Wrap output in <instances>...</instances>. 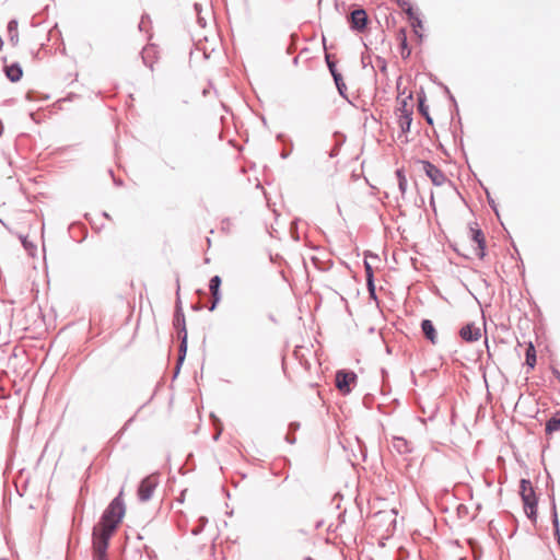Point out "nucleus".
<instances>
[{
	"mask_svg": "<svg viewBox=\"0 0 560 560\" xmlns=\"http://www.w3.org/2000/svg\"><path fill=\"white\" fill-rule=\"evenodd\" d=\"M219 435H220V432L217 433V435L214 436V440H218Z\"/></svg>",
	"mask_w": 560,
	"mask_h": 560,
	"instance_id": "obj_55",
	"label": "nucleus"
},
{
	"mask_svg": "<svg viewBox=\"0 0 560 560\" xmlns=\"http://www.w3.org/2000/svg\"><path fill=\"white\" fill-rule=\"evenodd\" d=\"M191 308H192L194 311H200V310H201V306H200L199 304H195V305H192V306H191Z\"/></svg>",
	"mask_w": 560,
	"mask_h": 560,
	"instance_id": "obj_47",
	"label": "nucleus"
},
{
	"mask_svg": "<svg viewBox=\"0 0 560 560\" xmlns=\"http://www.w3.org/2000/svg\"><path fill=\"white\" fill-rule=\"evenodd\" d=\"M411 25H412V27L415 28V33H416L417 35H419V37H421V35H420V34L418 33V31H417V27H422V21L419 19V16H417V18L412 21Z\"/></svg>",
	"mask_w": 560,
	"mask_h": 560,
	"instance_id": "obj_32",
	"label": "nucleus"
},
{
	"mask_svg": "<svg viewBox=\"0 0 560 560\" xmlns=\"http://www.w3.org/2000/svg\"><path fill=\"white\" fill-rule=\"evenodd\" d=\"M401 38H400V55L402 59H407L410 57L411 49L408 46L406 33L401 30Z\"/></svg>",
	"mask_w": 560,
	"mask_h": 560,
	"instance_id": "obj_20",
	"label": "nucleus"
},
{
	"mask_svg": "<svg viewBox=\"0 0 560 560\" xmlns=\"http://www.w3.org/2000/svg\"><path fill=\"white\" fill-rule=\"evenodd\" d=\"M425 101H427L425 93L423 90H421L420 93H418V110H419L420 115L424 117L425 121L429 125H433V119L429 114V107L425 104Z\"/></svg>",
	"mask_w": 560,
	"mask_h": 560,
	"instance_id": "obj_12",
	"label": "nucleus"
},
{
	"mask_svg": "<svg viewBox=\"0 0 560 560\" xmlns=\"http://www.w3.org/2000/svg\"><path fill=\"white\" fill-rule=\"evenodd\" d=\"M443 88H444L445 93L448 95L450 100L453 102L455 109L458 110L455 97L452 95L451 91L448 90V88L446 85H443Z\"/></svg>",
	"mask_w": 560,
	"mask_h": 560,
	"instance_id": "obj_33",
	"label": "nucleus"
},
{
	"mask_svg": "<svg viewBox=\"0 0 560 560\" xmlns=\"http://www.w3.org/2000/svg\"><path fill=\"white\" fill-rule=\"evenodd\" d=\"M433 202H434V197H433V195H432V196H431V203H433Z\"/></svg>",
	"mask_w": 560,
	"mask_h": 560,
	"instance_id": "obj_56",
	"label": "nucleus"
},
{
	"mask_svg": "<svg viewBox=\"0 0 560 560\" xmlns=\"http://www.w3.org/2000/svg\"><path fill=\"white\" fill-rule=\"evenodd\" d=\"M458 513H467V508L463 504L458 506Z\"/></svg>",
	"mask_w": 560,
	"mask_h": 560,
	"instance_id": "obj_45",
	"label": "nucleus"
},
{
	"mask_svg": "<svg viewBox=\"0 0 560 560\" xmlns=\"http://www.w3.org/2000/svg\"><path fill=\"white\" fill-rule=\"evenodd\" d=\"M285 441L290 444H294L296 441V438L294 435V432L289 431L285 435Z\"/></svg>",
	"mask_w": 560,
	"mask_h": 560,
	"instance_id": "obj_34",
	"label": "nucleus"
},
{
	"mask_svg": "<svg viewBox=\"0 0 560 560\" xmlns=\"http://www.w3.org/2000/svg\"><path fill=\"white\" fill-rule=\"evenodd\" d=\"M419 163L422 165L423 172L431 179L433 185L442 186L447 180L445 174L430 161L421 160Z\"/></svg>",
	"mask_w": 560,
	"mask_h": 560,
	"instance_id": "obj_8",
	"label": "nucleus"
},
{
	"mask_svg": "<svg viewBox=\"0 0 560 560\" xmlns=\"http://www.w3.org/2000/svg\"><path fill=\"white\" fill-rule=\"evenodd\" d=\"M141 56H142V60H143L144 65L149 66V68H150L151 70H153V63H152V62H151V63H148V61H147V58H145V49L141 52Z\"/></svg>",
	"mask_w": 560,
	"mask_h": 560,
	"instance_id": "obj_40",
	"label": "nucleus"
},
{
	"mask_svg": "<svg viewBox=\"0 0 560 560\" xmlns=\"http://www.w3.org/2000/svg\"><path fill=\"white\" fill-rule=\"evenodd\" d=\"M22 243H23V246H24L26 249H33V248H35V246H34L31 242H28L26 238H24V240L22 241Z\"/></svg>",
	"mask_w": 560,
	"mask_h": 560,
	"instance_id": "obj_38",
	"label": "nucleus"
},
{
	"mask_svg": "<svg viewBox=\"0 0 560 560\" xmlns=\"http://www.w3.org/2000/svg\"><path fill=\"white\" fill-rule=\"evenodd\" d=\"M281 158H282V159H287V158H288V153L282 152V153H281Z\"/></svg>",
	"mask_w": 560,
	"mask_h": 560,
	"instance_id": "obj_49",
	"label": "nucleus"
},
{
	"mask_svg": "<svg viewBox=\"0 0 560 560\" xmlns=\"http://www.w3.org/2000/svg\"><path fill=\"white\" fill-rule=\"evenodd\" d=\"M147 20L149 21V16L148 15H142L141 21L139 23V30L140 31L143 30V26H144Z\"/></svg>",
	"mask_w": 560,
	"mask_h": 560,
	"instance_id": "obj_39",
	"label": "nucleus"
},
{
	"mask_svg": "<svg viewBox=\"0 0 560 560\" xmlns=\"http://www.w3.org/2000/svg\"><path fill=\"white\" fill-rule=\"evenodd\" d=\"M365 279H366V287H368L370 295L373 296V298H376L375 284H374V276L371 277V278L366 277Z\"/></svg>",
	"mask_w": 560,
	"mask_h": 560,
	"instance_id": "obj_25",
	"label": "nucleus"
},
{
	"mask_svg": "<svg viewBox=\"0 0 560 560\" xmlns=\"http://www.w3.org/2000/svg\"><path fill=\"white\" fill-rule=\"evenodd\" d=\"M345 140L342 141H337L336 144L334 145V148L329 151V156L330 158H335L339 154V150H340V147L341 144L343 143Z\"/></svg>",
	"mask_w": 560,
	"mask_h": 560,
	"instance_id": "obj_27",
	"label": "nucleus"
},
{
	"mask_svg": "<svg viewBox=\"0 0 560 560\" xmlns=\"http://www.w3.org/2000/svg\"><path fill=\"white\" fill-rule=\"evenodd\" d=\"M396 176H397L398 182H399V180H402V178H406V176H405V172H404V170H402V168H398V170H396Z\"/></svg>",
	"mask_w": 560,
	"mask_h": 560,
	"instance_id": "obj_36",
	"label": "nucleus"
},
{
	"mask_svg": "<svg viewBox=\"0 0 560 560\" xmlns=\"http://www.w3.org/2000/svg\"><path fill=\"white\" fill-rule=\"evenodd\" d=\"M397 101L399 103V106L397 108V110L400 113V115H404L406 113H412V108L409 107L408 103L409 101H412V93L410 92L406 97L404 98H400L399 96L397 97Z\"/></svg>",
	"mask_w": 560,
	"mask_h": 560,
	"instance_id": "obj_18",
	"label": "nucleus"
},
{
	"mask_svg": "<svg viewBox=\"0 0 560 560\" xmlns=\"http://www.w3.org/2000/svg\"><path fill=\"white\" fill-rule=\"evenodd\" d=\"M332 79H334V81H335V84H336V88H337V90H338V93H339L342 97L347 98V95H346L347 86H346V84H345V82H343V79H342L341 73H340V74L335 75V78H332Z\"/></svg>",
	"mask_w": 560,
	"mask_h": 560,
	"instance_id": "obj_21",
	"label": "nucleus"
},
{
	"mask_svg": "<svg viewBox=\"0 0 560 560\" xmlns=\"http://www.w3.org/2000/svg\"><path fill=\"white\" fill-rule=\"evenodd\" d=\"M325 61L332 78H335L337 74H340V72L337 70L336 62L331 59L330 55L327 54L325 56Z\"/></svg>",
	"mask_w": 560,
	"mask_h": 560,
	"instance_id": "obj_22",
	"label": "nucleus"
},
{
	"mask_svg": "<svg viewBox=\"0 0 560 560\" xmlns=\"http://www.w3.org/2000/svg\"><path fill=\"white\" fill-rule=\"evenodd\" d=\"M421 330L424 337L432 343L435 345L438 342L436 329L430 319H422L421 322Z\"/></svg>",
	"mask_w": 560,
	"mask_h": 560,
	"instance_id": "obj_11",
	"label": "nucleus"
},
{
	"mask_svg": "<svg viewBox=\"0 0 560 560\" xmlns=\"http://www.w3.org/2000/svg\"><path fill=\"white\" fill-rule=\"evenodd\" d=\"M222 283V279L220 276L215 275L213 276L209 281V290L210 292H218L220 291V287Z\"/></svg>",
	"mask_w": 560,
	"mask_h": 560,
	"instance_id": "obj_23",
	"label": "nucleus"
},
{
	"mask_svg": "<svg viewBox=\"0 0 560 560\" xmlns=\"http://www.w3.org/2000/svg\"><path fill=\"white\" fill-rule=\"evenodd\" d=\"M8 35L12 45H18L19 43V28L18 22L12 20L8 23Z\"/></svg>",
	"mask_w": 560,
	"mask_h": 560,
	"instance_id": "obj_17",
	"label": "nucleus"
},
{
	"mask_svg": "<svg viewBox=\"0 0 560 560\" xmlns=\"http://www.w3.org/2000/svg\"><path fill=\"white\" fill-rule=\"evenodd\" d=\"M158 486H159L158 475L153 474V475H149V476L144 477L140 481V483L138 486V490H137L139 501H141V502L149 501L152 498L153 492Z\"/></svg>",
	"mask_w": 560,
	"mask_h": 560,
	"instance_id": "obj_4",
	"label": "nucleus"
},
{
	"mask_svg": "<svg viewBox=\"0 0 560 560\" xmlns=\"http://www.w3.org/2000/svg\"><path fill=\"white\" fill-rule=\"evenodd\" d=\"M4 71H5L8 79L12 82H18L22 78V74H23L22 69L18 63L5 66Z\"/></svg>",
	"mask_w": 560,
	"mask_h": 560,
	"instance_id": "obj_14",
	"label": "nucleus"
},
{
	"mask_svg": "<svg viewBox=\"0 0 560 560\" xmlns=\"http://www.w3.org/2000/svg\"><path fill=\"white\" fill-rule=\"evenodd\" d=\"M551 511H552L553 534H555V537L557 538V540H560L559 518H558L555 498L551 499Z\"/></svg>",
	"mask_w": 560,
	"mask_h": 560,
	"instance_id": "obj_19",
	"label": "nucleus"
},
{
	"mask_svg": "<svg viewBox=\"0 0 560 560\" xmlns=\"http://www.w3.org/2000/svg\"><path fill=\"white\" fill-rule=\"evenodd\" d=\"M304 560H315L312 557H305Z\"/></svg>",
	"mask_w": 560,
	"mask_h": 560,
	"instance_id": "obj_53",
	"label": "nucleus"
},
{
	"mask_svg": "<svg viewBox=\"0 0 560 560\" xmlns=\"http://www.w3.org/2000/svg\"><path fill=\"white\" fill-rule=\"evenodd\" d=\"M364 270H365V278L366 277L371 278L374 276L373 268L366 260H364Z\"/></svg>",
	"mask_w": 560,
	"mask_h": 560,
	"instance_id": "obj_31",
	"label": "nucleus"
},
{
	"mask_svg": "<svg viewBox=\"0 0 560 560\" xmlns=\"http://www.w3.org/2000/svg\"><path fill=\"white\" fill-rule=\"evenodd\" d=\"M393 450L400 455H407L412 453L413 447L409 441L402 436L393 438Z\"/></svg>",
	"mask_w": 560,
	"mask_h": 560,
	"instance_id": "obj_10",
	"label": "nucleus"
},
{
	"mask_svg": "<svg viewBox=\"0 0 560 560\" xmlns=\"http://www.w3.org/2000/svg\"><path fill=\"white\" fill-rule=\"evenodd\" d=\"M122 494L124 491L120 490L103 512L100 523L93 528L94 560L107 558L108 541L126 513Z\"/></svg>",
	"mask_w": 560,
	"mask_h": 560,
	"instance_id": "obj_1",
	"label": "nucleus"
},
{
	"mask_svg": "<svg viewBox=\"0 0 560 560\" xmlns=\"http://www.w3.org/2000/svg\"><path fill=\"white\" fill-rule=\"evenodd\" d=\"M203 527L202 526H197L195 528L191 529V534L192 535H199L201 532H202Z\"/></svg>",
	"mask_w": 560,
	"mask_h": 560,
	"instance_id": "obj_42",
	"label": "nucleus"
},
{
	"mask_svg": "<svg viewBox=\"0 0 560 560\" xmlns=\"http://www.w3.org/2000/svg\"><path fill=\"white\" fill-rule=\"evenodd\" d=\"M525 364L528 370H533L536 365V349L532 342L528 343L525 351Z\"/></svg>",
	"mask_w": 560,
	"mask_h": 560,
	"instance_id": "obj_15",
	"label": "nucleus"
},
{
	"mask_svg": "<svg viewBox=\"0 0 560 560\" xmlns=\"http://www.w3.org/2000/svg\"><path fill=\"white\" fill-rule=\"evenodd\" d=\"M348 21L352 31L361 33L366 28L369 18L363 8H357L349 14Z\"/></svg>",
	"mask_w": 560,
	"mask_h": 560,
	"instance_id": "obj_7",
	"label": "nucleus"
},
{
	"mask_svg": "<svg viewBox=\"0 0 560 560\" xmlns=\"http://www.w3.org/2000/svg\"><path fill=\"white\" fill-rule=\"evenodd\" d=\"M358 376L353 371L339 370L336 373V387L342 395H348L351 392L350 385L355 383Z\"/></svg>",
	"mask_w": 560,
	"mask_h": 560,
	"instance_id": "obj_5",
	"label": "nucleus"
},
{
	"mask_svg": "<svg viewBox=\"0 0 560 560\" xmlns=\"http://www.w3.org/2000/svg\"><path fill=\"white\" fill-rule=\"evenodd\" d=\"M114 183H115L117 186H121V185H122V180H121V179H115V178H114Z\"/></svg>",
	"mask_w": 560,
	"mask_h": 560,
	"instance_id": "obj_48",
	"label": "nucleus"
},
{
	"mask_svg": "<svg viewBox=\"0 0 560 560\" xmlns=\"http://www.w3.org/2000/svg\"><path fill=\"white\" fill-rule=\"evenodd\" d=\"M195 9H196L197 12H199L200 5L196 3L195 4Z\"/></svg>",
	"mask_w": 560,
	"mask_h": 560,
	"instance_id": "obj_50",
	"label": "nucleus"
},
{
	"mask_svg": "<svg viewBox=\"0 0 560 560\" xmlns=\"http://www.w3.org/2000/svg\"><path fill=\"white\" fill-rule=\"evenodd\" d=\"M376 66L378 67L381 72H385L387 70V62L382 57L376 58Z\"/></svg>",
	"mask_w": 560,
	"mask_h": 560,
	"instance_id": "obj_26",
	"label": "nucleus"
},
{
	"mask_svg": "<svg viewBox=\"0 0 560 560\" xmlns=\"http://www.w3.org/2000/svg\"><path fill=\"white\" fill-rule=\"evenodd\" d=\"M177 283V290H176V302H175V312H174V318H173V325L178 330V338L180 340L179 349H178V358H177V364L175 369V375L178 374L180 366L185 360L186 352H187V329H186V320H185V314L183 311L182 300L179 296V279L176 280Z\"/></svg>",
	"mask_w": 560,
	"mask_h": 560,
	"instance_id": "obj_2",
	"label": "nucleus"
},
{
	"mask_svg": "<svg viewBox=\"0 0 560 560\" xmlns=\"http://www.w3.org/2000/svg\"><path fill=\"white\" fill-rule=\"evenodd\" d=\"M459 336L466 342H474L481 337V331L474 323H468L460 328Z\"/></svg>",
	"mask_w": 560,
	"mask_h": 560,
	"instance_id": "obj_9",
	"label": "nucleus"
},
{
	"mask_svg": "<svg viewBox=\"0 0 560 560\" xmlns=\"http://www.w3.org/2000/svg\"><path fill=\"white\" fill-rule=\"evenodd\" d=\"M294 225H296V221L292 222L291 229H293Z\"/></svg>",
	"mask_w": 560,
	"mask_h": 560,
	"instance_id": "obj_54",
	"label": "nucleus"
},
{
	"mask_svg": "<svg viewBox=\"0 0 560 560\" xmlns=\"http://www.w3.org/2000/svg\"><path fill=\"white\" fill-rule=\"evenodd\" d=\"M407 185H408L407 178H402V180L398 182V188H399V191L401 192L402 198L407 191Z\"/></svg>",
	"mask_w": 560,
	"mask_h": 560,
	"instance_id": "obj_28",
	"label": "nucleus"
},
{
	"mask_svg": "<svg viewBox=\"0 0 560 560\" xmlns=\"http://www.w3.org/2000/svg\"><path fill=\"white\" fill-rule=\"evenodd\" d=\"M412 122V113H406L404 115H399L398 124L401 133H407L410 131Z\"/></svg>",
	"mask_w": 560,
	"mask_h": 560,
	"instance_id": "obj_16",
	"label": "nucleus"
},
{
	"mask_svg": "<svg viewBox=\"0 0 560 560\" xmlns=\"http://www.w3.org/2000/svg\"><path fill=\"white\" fill-rule=\"evenodd\" d=\"M293 237H294V240L299 241V234L298 233L295 235L293 234Z\"/></svg>",
	"mask_w": 560,
	"mask_h": 560,
	"instance_id": "obj_51",
	"label": "nucleus"
},
{
	"mask_svg": "<svg viewBox=\"0 0 560 560\" xmlns=\"http://www.w3.org/2000/svg\"><path fill=\"white\" fill-rule=\"evenodd\" d=\"M469 237L477 244V246L474 248L475 255L482 259L486 256V238L483 232L478 228L477 223L469 224Z\"/></svg>",
	"mask_w": 560,
	"mask_h": 560,
	"instance_id": "obj_6",
	"label": "nucleus"
},
{
	"mask_svg": "<svg viewBox=\"0 0 560 560\" xmlns=\"http://www.w3.org/2000/svg\"><path fill=\"white\" fill-rule=\"evenodd\" d=\"M486 194H487L489 206L495 212V214L499 217L498 206H497L495 201L491 198L488 190H486Z\"/></svg>",
	"mask_w": 560,
	"mask_h": 560,
	"instance_id": "obj_29",
	"label": "nucleus"
},
{
	"mask_svg": "<svg viewBox=\"0 0 560 560\" xmlns=\"http://www.w3.org/2000/svg\"><path fill=\"white\" fill-rule=\"evenodd\" d=\"M199 522H200V526L205 527V525L207 524L208 520L202 516V517L199 518Z\"/></svg>",
	"mask_w": 560,
	"mask_h": 560,
	"instance_id": "obj_46",
	"label": "nucleus"
},
{
	"mask_svg": "<svg viewBox=\"0 0 560 560\" xmlns=\"http://www.w3.org/2000/svg\"><path fill=\"white\" fill-rule=\"evenodd\" d=\"M299 429H300V423L299 422H291L289 424V431H291V432H295Z\"/></svg>",
	"mask_w": 560,
	"mask_h": 560,
	"instance_id": "obj_37",
	"label": "nucleus"
},
{
	"mask_svg": "<svg viewBox=\"0 0 560 560\" xmlns=\"http://www.w3.org/2000/svg\"><path fill=\"white\" fill-rule=\"evenodd\" d=\"M520 494L522 497L526 515L530 521L536 522L538 499L536 497L530 480L522 479L520 482Z\"/></svg>",
	"mask_w": 560,
	"mask_h": 560,
	"instance_id": "obj_3",
	"label": "nucleus"
},
{
	"mask_svg": "<svg viewBox=\"0 0 560 560\" xmlns=\"http://www.w3.org/2000/svg\"><path fill=\"white\" fill-rule=\"evenodd\" d=\"M404 12L407 14L408 19L411 20V21H413L418 16L415 13L413 8H412L411 4L408 5V8H406Z\"/></svg>",
	"mask_w": 560,
	"mask_h": 560,
	"instance_id": "obj_30",
	"label": "nucleus"
},
{
	"mask_svg": "<svg viewBox=\"0 0 560 560\" xmlns=\"http://www.w3.org/2000/svg\"><path fill=\"white\" fill-rule=\"evenodd\" d=\"M198 23L200 26H205L206 25V20L203 18H201L200 15H198Z\"/></svg>",
	"mask_w": 560,
	"mask_h": 560,
	"instance_id": "obj_44",
	"label": "nucleus"
},
{
	"mask_svg": "<svg viewBox=\"0 0 560 560\" xmlns=\"http://www.w3.org/2000/svg\"><path fill=\"white\" fill-rule=\"evenodd\" d=\"M551 373L553 374V376L559 381L560 383V371L556 368H551Z\"/></svg>",
	"mask_w": 560,
	"mask_h": 560,
	"instance_id": "obj_41",
	"label": "nucleus"
},
{
	"mask_svg": "<svg viewBox=\"0 0 560 560\" xmlns=\"http://www.w3.org/2000/svg\"><path fill=\"white\" fill-rule=\"evenodd\" d=\"M132 420H133V417H132V418H129V420L125 423V425H124V427H122V429L120 430V433H122V432L127 429V427L129 425V423H131V422H132Z\"/></svg>",
	"mask_w": 560,
	"mask_h": 560,
	"instance_id": "obj_43",
	"label": "nucleus"
},
{
	"mask_svg": "<svg viewBox=\"0 0 560 560\" xmlns=\"http://www.w3.org/2000/svg\"><path fill=\"white\" fill-rule=\"evenodd\" d=\"M454 249H455V252H457L458 254L462 255V253L458 250V248H454ZM463 256L467 257L465 254H463Z\"/></svg>",
	"mask_w": 560,
	"mask_h": 560,
	"instance_id": "obj_52",
	"label": "nucleus"
},
{
	"mask_svg": "<svg viewBox=\"0 0 560 560\" xmlns=\"http://www.w3.org/2000/svg\"><path fill=\"white\" fill-rule=\"evenodd\" d=\"M560 430V410L552 413L550 419L546 422L545 432L547 435H551L553 432Z\"/></svg>",
	"mask_w": 560,
	"mask_h": 560,
	"instance_id": "obj_13",
	"label": "nucleus"
},
{
	"mask_svg": "<svg viewBox=\"0 0 560 560\" xmlns=\"http://www.w3.org/2000/svg\"><path fill=\"white\" fill-rule=\"evenodd\" d=\"M396 3L402 11H405V9L408 8V5H410V2L408 0H396Z\"/></svg>",
	"mask_w": 560,
	"mask_h": 560,
	"instance_id": "obj_35",
	"label": "nucleus"
},
{
	"mask_svg": "<svg viewBox=\"0 0 560 560\" xmlns=\"http://www.w3.org/2000/svg\"><path fill=\"white\" fill-rule=\"evenodd\" d=\"M210 293H211V296H212V302L209 305L208 310L210 312H213L217 308L218 304L220 303V301L222 299V294H221V291L210 292Z\"/></svg>",
	"mask_w": 560,
	"mask_h": 560,
	"instance_id": "obj_24",
	"label": "nucleus"
}]
</instances>
